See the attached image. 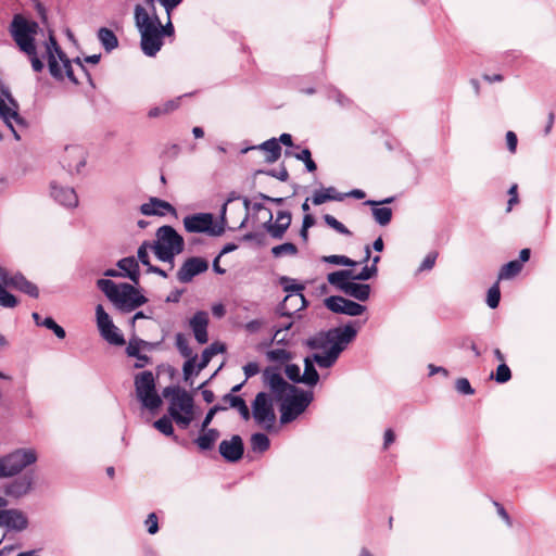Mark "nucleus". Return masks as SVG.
Here are the masks:
<instances>
[{
  "label": "nucleus",
  "instance_id": "1",
  "mask_svg": "<svg viewBox=\"0 0 556 556\" xmlns=\"http://www.w3.org/2000/svg\"><path fill=\"white\" fill-rule=\"evenodd\" d=\"M361 324L352 321L343 327H336L328 331L320 332L309 339L308 345L316 350L313 357L304 361L302 382L307 386H315L319 376L315 369V363L320 368H330L336 364L340 354L349 346L357 336Z\"/></svg>",
  "mask_w": 556,
  "mask_h": 556
},
{
  "label": "nucleus",
  "instance_id": "2",
  "mask_svg": "<svg viewBox=\"0 0 556 556\" xmlns=\"http://www.w3.org/2000/svg\"><path fill=\"white\" fill-rule=\"evenodd\" d=\"M264 382L270 389L280 405V421L288 424L300 416L313 401V392L301 390L288 383L277 369L267 368Z\"/></svg>",
  "mask_w": 556,
  "mask_h": 556
},
{
  "label": "nucleus",
  "instance_id": "3",
  "mask_svg": "<svg viewBox=\"0 0 556 556\" xmlns=\"http://www.w3.org/2000/svg\"><path fill=\"white\" fill-rule=\"evenodd\" d=\"M9 30L20 51L28 56L33 70L35 72H41L43 70V63L38 56L35 43L36 36L39 31L38 23L17 14L13 17Z\"/></svg>",
  "mask_w": 556,
  "mask_h": 556
},
{
  "label": "nucleus",
  "instance_id": "4",
  "mask_svg": "<svg viewBox=\"0 0 556 556\" xmlns=\"http://www.w3.org/2000/svg\"><path fill=\"white\" fill-rule=\"evenodd\" d=\"M46 56L48 60L49 71L51 76L55 79L63 80L67 78L73 84L77 85V72L87 75V72L79 59L75 61L76 68L67 59L65 53L61 50L52 33L49 34V39L45 42Z\"/></svg>",
  "mask_w": 556,
  "mask_h": 556
},
{
  "label": "nucleus",
  "instance_id": "5",
  "mask_svg": "<svg viewBox=\"0 0 556 556\" xmlns=\"http://www.w3.org/2000/svg\"><path fill=\"white\" fill-rule=\"evenodd\" d=\"M135 24L140 34V47L147 56H154L163 46L159 31V16L150 14L142 5L135 7Z\"/></svg>",
  "mask_w": 556,
  "mask_h": 556
},
{
  "label": "nucleus",
  "instance_id": "6",
  "mask_svg": "<svg viewBox=\"0 0 556 556\" xmlns=\"http://www.w3.org/2000/svg\"><path fill=\"white\" fill-rule=\"evenodd\" d=\"M97 286L122 311L130 312L146 302V298L129 283L117 285L109 279H99Z\"/></svg>",
  "mask_w": 556,
  "mask_h": 556
},
{
  "label": "nucleus",
  "instance_id": "7",
  "mask_svg": "<svg viewBox=\"0 0 556 556\" xmlns=\"http://www.w3.org/2000/svg\"><path fill=\"white\" fill-rule=\"evenodd\" d=\"M163 396L169 401L168 412L172 418L180 428H188L193 419L192 396L178 387L165 388Z\"/></svg>",
  "mask_w": 556,
  "mask_h": 556
},
{
  "label": "nucleus",
  "instance_id": "8",
  "mask_svg": "<svg viewBox=\"0 0 556 556\" xmlns=\"http://www.w3.org/2000/svg\"><path fill=\"white\" fill-rule=\"evenodd\" d=\"M151 247L155 256L169 263L172 269L175 256L184 250V239L172 226H162L157 229L156 240Z\"/></svg>",
  "mask_w": 556,
  "mask_h": 556
},
{
  "label": "nucleus",
  "instance_id": "9",
  "mask_svg": "<svg viewBox=\"0 0 556 556\" xmlns=\"http://www.w3.org/2000/svg\"><path fill=\"white\" fill-rule=\"evenodd\" d=\"M5 288L20 290L33 298H37L39 294L37 286L26 280L24 276L10 273L0 266V306L12 308L17 304V300Z\"/></svg>",
  "mask_w": 556,
  "mask_h": 556
},
{
  "label": "nucleus",
  "instance_id": "10",
  "mask_svg": "<svg viewBox=\"0 0 556 556\" xmlns=\"http://www.w3.org/2000/svg\"><path fill=\"white\" fill-rule=\"evenodd\" d=\"M235 198H229L227 203L222 208L220 224L215 223L214 216L211 213H197L188 215L184 218V227L188 232L192 233H206L212 237H218L225 231L226 211L227 205L231 203Z\"/></svg>",
  "mask_w": 556,
  "mask_h": 556
},
{
  "label": "nucleus",
  "instance_id": "11",
  "mask_svg": "<svg viewBox=\"0 0 556 556\" xmlns=\"http://www.w3.org/2000/svg\"><path fill=\"white\" fill-rule=\"evenodd\" d=\"M37 453L34 448H18L0 458V477H11L20 473L29 465L36 463Z\"/></svg>",
  "mask_w": 556,
  "mask_h": 556
},
{
  "label": "nucleus",
  "instance_id": "12",
  "mask_svg": "<svg viewBox=\"0 0 556 556\" xmlns=\"http://www.w3.org/2000/svg\"><path fill=\"white\" fill-rule=\"evenodd\" d=\"M136 394L142 406L148 409H156L162 400L155 391V379L151 371H142L135 377Z\"/></svg>",
  "mask_w": 556,
  "mask_h": 556
},
{
  "label": "nucleus",
  "instance_id": "13",
  "mask_svg": "<svg viewBox=\"0 0 556 556\" xmlns=\"http://www.w3.org/2000/svg\"><path fill=\"white\" fill-rule=\"evenodd\" d=\"M253 418L255 421L266 430L274 427L276 421V414L273 406L270 396L265 392H260L252 405Z\"/></svg>",
  "mask_w": 556,
  "mask_h": 556
},
{
  "label": "nucleus",
  "instance_id": "14",
  "mask_svg": "<svg viewBox=\"0 0 556 556\" xmlns=\"http://www.w3.org/2000/svg\"><path fill=\"white\" fill-rule=\"evenodd\" d=\"M96 317L98 329L104 340L114 345H123L125 343L123 334L113 324L111 317L101 304L96 307Z\"/></svg>",
  "mask_w": 556,
  "mask_h": 556
},
{
  "label": "nucleus",
  "instance_id": "15",
  "mask_svg": "<svg viewBox=\"0 0 556 556\" xmlns=\"http://www.w3.org/2000/svg\"><path fill=\"white\" fill-rule=\"evenodd\" d=\"M0 117L5 125L11 129L16 140L21 139L15 125L25 127L26 123L18 114V105L11 97L0 98Z\"/></svg>",
  "mask_w": 556,
  "mask_h": 556
},
{
  "label": "nucleus",
  "instance_id": "16",
  "mask_svg": "<svg viewBox=\"0 0 556 556\" xmlns=\"http://www.w3.org/2000/svg\"><path fill=\"white\" fill-rule=\"evenodd\" d=\"M326 307L337 314L359 316L366 311V306L342 296L332 295L325 300Z\"/></svg>",
  "mask_w": 556,
  "mask_h": 556
},
{
  "label": "nucleus",
  "instance_id": "17",
  "mask_svg": "<svg viewBox=\"0 0 556 556\" xmlns=\"http://www.w3.org/2000/svg\"><path fill=\"white\" fill-rule=\"evenodd\" d=\"M50 195L64 207L74 208L78 205V197L75 190L68 186H63L56 180L50 182Z\"/></svg>",
  "mask_w": 556,
  "mask_h": 556
},
{
  "label": "nucleus",
  "instance_id": "18",
  "mask_svg": "<svg viewBox=\"0 0 556 556\" xmlns=\"http://www.w3.org/2000/svg\"><path fill=\"white\" fill-rule=\"evenodd\" d=\"M86 150L78 144L67 146L64 151L63 163L71 173H79L86 165Z\"/></svg>",
  "mask_w": 556,
  "mask_h": 556
},
{
  "label": "nucleus",
  "instance_id": "19",
  "mask_svg": "<svg viewBox=\"0 0 556 556\" xmlns=\"http://www.w3.org/2000/svg\"><path fill=\"white\" fill-rule=\"evenodd\" d=\"M208 263L202 257L188 258L177 273V278L180 282H190L194 276L206 271Z\"/></svg>",
  "mask_w": 556,
  "mask_h": 556
},
{
  "label": "nucleus",
  "instance_id": "20",
  "mask_svg": "<svg viewBox=\"0 0 556 556\" xmlns=\"http://www.w3.org/2000/svg\"><path fill=\"white\" fill-rule=\"evenodd\" d=\"M271 220L273 215L269 212V219L264 224L266 231L274 239H282L291 224V213L288 211H279L277 213L275 223H273Z\"/></svg>",
  "mask_w": 556,
  "mask_h": 556
},
{
  "label": "nucleus",
  "instance_id": "21",
  "mask_svg": "<svg viewBox=\"0 0 556 556\" xmlns=\"http://www.w3.org/2000/svg\"><path fill=\"white\" fill-rule=\"evenodd\" d=\"M208 313L205 311L197 312L189 320V327L198 343L205 344L208 341L207 326Z\"/></svg>",
  "mask_w": 556,
  "mask_h": 556
},
{
  "label": "nucleus",
  "instance_id": "22",
  "mask_svg": "<svg viewBox=\"0 0 556 556\" xmlns=\"http://www.w3.org/2000/svg\"><path fill=\"white\" fill-rule=\"evenodd\" d=\"M28 520L24 513L17 509L0 510V526L11 530L22 531L27 528Z\"/></svg>",
  "mask_w": 556,
  "mask_h": 556
},
{
  "label": "nucleus",
  "instance_id": "23",
  "mask_svg": "<svg viewBox=\"0 0 556 556\" xmlns=\"http://www.w3.org/2000/svg\"><path fill=\"white\" fill-rule=\"evenodd\" d=\"M220 455L228 462H237L243 455V442L239 435L231 437L230 440H223L219 444Z\"/></svg>",
  "mask_w": 556,
  "mask_h": 556
},
{
  "label": "nucleus",
  "instance_id": "24",
  "mask_svg": "<svg viewBox=\"0 0 556 556\" xmlns=\"http://www.w3.org/2000/svg\"><path fill=\"white\" fill-rule=\"evenodd\" d=\"M140 212L147 216H164L167 213L176 215V208L170 203L157 198H151L149 202L143 203L140 206Z\"/></svg>",
  "mask_w": 556,
  "mask_h": 556
},
{
  "label": "nucleus",
  "instance_id": "25",
  "mask_svg": "<svg viewBox=\"0 0 556 556\" xmlns=\"http://www.w3.org/2000/svg\"><path fill=\"white\" fill-rule=\"evenodd\" d=\"M394 198H387L382 201L368 200L366 205L372 206V216L380 226H387L392 218V210L390 207H378V205L393 202Z\"/></svg>",
  "mask_w": 556,
  "mask_h": 556
},
{
  "label": "nucleus",
  "instance_id": "26",
  "mask_svg": "<svg viewBox=\"0 0 556 556\" xmlns=\"http://www.w3.org/2000/svg\"><path fill=\"white\" fill-rule=\"evenodd\" d=\"M33 486V478L30 476H23L14 481H12L7 486V494L14 496V497H21L25 494H27Z\"/></svg>",
  "mask_w": 556,
  "mask_h": 556
},
{
  "label": "nucleus",
  "instance_id": "27",
  "mask_svg": "<svg viewBox=\"0 0 556 556\" xmlns=\"http://www.w3.org/2000/svg\"><path fill=\"white\" fill-rule=\"evenodd\" d=\"M344 194L337 191L334 187H328L320 190H316L313 193L312 202L314 205H321L328 201H342Z\"/></svg>",
  "mask_w": 556,
  "mask_h": 556
},
{
  "label": "nucleus",
  "instance_id": "28",
  "mask_svg": "<svg viewBox=\"0 0 556 556\" xmlns=\"http://www.w3.org/2000/svg\"><path fill=\"white\" fill-rule=\"evenodd\" d=\"M146 345H147V342H144L143 340L134 339V340L129 341V343L126 348L127 355L130 357L137 358V362L135 364L136 368L144 367L149 361L147 355L140 354V350L142 349V346H146Z\"/></svg>",
  "mask_w": 556,
  "mask_h": 556
},
{
  "label": "nucleus",
  "instance_id": "29",
  "mask_svg": "<svg viewBox=\"0 0 556 556\" xmlns=\"http://www.w3.org/2000/svg\"><path fill=\"white\" fill-rule=\"evenodd\" d=\"M117 266L125 273L124 276L128 277L134 283L137 285L139 282V266L134 256L122 258L118 261Z\"/></svg>",
  "mask_w": 556,
  "mask_h": 556
},
{
  "label": "nucleus",
  "instance_id": "30",
  "mask_svg": "<svg viewBox=\"0 0 556 556\" xmlns=\"http://www.w3.org/2000/svg\"><path fill=\"white\" fill-rule=\"evenodd\" d=\"M353 277L354 273L352 270L343 269L328 274L327 280L331 286L344 292L345 286L353 280Z\"/></svg>",
  "mask_w": 556,
  "mask_h": 556
},
{
  "label": "nucleus",
  "instance_id": "31",
  "mask_svg": "<svg viewBox=\"0 0 556 556\" xmlns=\"http://www.w3.org/2000/svg\"><path fill=\"white\" fill-rule=\"evenodd\" d=\"M343 293L364 302L367 301L370 295V286L366 283H357L355 280H351V282L345 286Z\"/></svg>",
  "mask_w": 556,
  "mask_h": 556
},
{
  "label": "nucleus",
  "instance_id": "32",
  "mask_svg": "<svg viewBox=\"0 0 556 556\" xmlns=\"http://www.w3.org/2000/svg\"><path fill=\"white\" fill-rule=\"evenodd\" d=\"M180 97L167 100L164 103L153 106L148 111L149 118H157L176 111L180 106Z\"/></svg>",
  "mask_w": 556,
  "mask_h": 556
},
{
  "label": "nucleus",
  "instance_id": "33",
  "mask_svg": "<svg viewBox=\"0 0 556 556\" xmlns=\"http://www.w3.org/2000/svg\"><path fill=\"white\" fill-rule=\"evenodd\" d=\"M223 403H224L223 406H226V408L228 406L236 408L244 420H248L250 418L249 407L242 397H240L238 395L226 394L223 397Z\"/></svg>",
  "mask_w": 556,
  "mask_h": 556
},
{
  "label": "nucleus",
  "instance_id": "34",
  "mask_svg": "<svg viewBox=\"0 0 556 556\" xmlns=\"http://www.w3.org/2000/svg\"><path fill=\"white\" fill-rule=\"evenodd\" d=\"M218 438L219 432L216 429L206 428L205 430H201V434L195 440V443L199 448L205 451L212 448Z\"/></svg>",
  "mask_w": 556,
  "mask_h": 556
},
{
  "label": "nucleus",
  "instance_id": "35",
  "mask_svg": "<svg viewBox=\"0 0 556 556\" xmlns=\"http://www.w3.org/2000/svg\"><path fill=\"white\" fill-rule=\"evenodd\" d=\"M257 148L266 152V161L268 163H274L280 157L281 148L275 138L263 142Z\"/></svg>",
  "mask_w": 556,
  "mask_h": 556
},
{
  "label": "nucleus",
  "instance_id": "36",
  "mask_svg": "<svg viewBox=\"0 0 556 556\" xmlns=\"http://www.w3.org/2000/svg\"><path fill=\"white\" fill-rule=\"evenodd\" d=\"M98 39L108 52L114 50L118 46V40L115 34L105 27L98 30Z\"/></svg>",
  "mask_w": 556,
  "mask_h": 556
},
{
  "label": "nucleus",
  "instance_id": "37",
  "mask_svg": "<svg viewBox=\"0 0 556 556\" xmlns=\"http://www.w3.org/2000/svg\"><path fill=\"white\" fill-rule=\"evenodd\" d=\"M303 290V287L302 286H298L295 288V292L293 293H289L285 301H283V305L287 307V306H291L293 307L295 311L296 309H301L303 307H305L306 305V301H305V298L304 295L302 294V291Z\"/></svg>",
  "mask_w": 556,
  "mask_h": 556
},
{
  "label": "nucleus",
  "instance_id": "38",
  "mask_svg": "<svg viewBox=\"0 0 556 556\" xmlns=\"http://www.w3.org/2000/svg\"><path fill=\"white\" fill-rule=\"evenodd\" d=\"M522 269V264L519 261H510L505 264L498 275V279L508 280L517 276Z\"/></svg>",
  "mask_w": 556,
  "mask_h": 556
},
{
  "label": "nucleus",
  "instance_id": "39",
  "mask_svg": "<svg viewBox=\"0 0 556 556\" xmlns=\"http://www.w3.org/2000/svg\"><path fill=\"white\" fill-rule=\"evenodd\" d=\"M251 447L254 452H265L269 447V439L264 433H254L251 437Z\"/></svg>",
  "mask_w": 556,
  "mask_h": 556
},
{
  "label": "nucleus",
  "instance_id": "40",
  "mask_svg": "<svg viewBox=\"0 0 556 556\" xmlns=\"http://www.w3.org/2000/svg\"><path fill=\"white\" fill-rule=\"evenodd\" d=\"M296 253L298 248L291 242H286L271 248V254L274 257H282L286 255L294 256Z\"/></svg>",
  "mask_w": 556,
  "mask_h": 556
},
{
  "label": "nucleus",
  "instance_id": "41",
  "mask_svg": "<svg viewBox=\"0 0 556 556\" xmlns=\"http://www.w3.org/2000/svg\"><path fill=\"white\" fill-rule=\"evenodd\" d=\"M323 262L339 266H355L357 263L345 255H327L323 256Z\"/></svg>",
  "mask_w": 556,
  "mask_h": 556
},
{
  "label": "nucleus",
  "instance_id": "42",
  "mask_svg": "<svg viewBox=\"0 0 556 556\" xmlns=\"http://www.w3.org/2000/svg\"><path fill=\"white\" fill-rule=\"evenodd\" d=\"M154 428L157 429L161 433L169 437L174 434V428L172 425L170 418L164 416L153 424Z\"/></svg>",
  "mask_w": 556,
  "mask_h": 556
},
{
  "label": "nucleus",
  "instance_id": "43",
  "mask_svg": "<svg viewBox=\"0 0 556 556\" xmlns=\"http://www.w3.org/2000/svg\"><path fill=\"white\" fill-rule=\"evenodd\" d=\"M324 220L329 227L334 229L337 232H339L341 235H345V236L351 235V231L332 215L326 214L324 216Z\"/></svg>",
  "mask_w": 556,
  "mask_h": 556
},
{
  "label": "nucleus",
  "instance_id": "44",
  "mask_svg": "<svg viewBox=\"0 0 556 556\" xmlns=\"http://www.w3.org/2000/svg\"><path fill=\"white\" fill-rule=\"evenodd\" d=\"M176 348L184 357H190L192 350L189 346L187 338L182 333H177L175 337Z\"/></svg>",
  "mask_w": 556,
  "mask_h": 556
},
{
  "label": "nucleus",
  "instance_id": "45",
  "mask_svg": "<svg viewBox=\"0 0 556 556\" xmlns=\"http://www.w3.org/2000/svg\"><path fill=\"white\" fill-rule=\"evenodd\" d=\"M270 362L285 363L290 358V353L286 349H275L266 353Z\"/></svg>",
  "mask_w": 556,
  "mask_h": 556
},
{
  "label": "nucleus",
  "instance_id": "46",
  "mask_svg": "<svg viewBox=\"0 0 556 556\" xmlns=\"http://www.w3.org/2000/svg\"><path fill=\"white\" fill-rule=\"evenodd\" d=\"M501 291L497 283L492 286L488 291L486 303L491 308H496L500 304Z\"/></svg>",
  "mask_w": 556,
  "mask_h": 556
},
{
  "label": "nucleus",
  "instance_id": "47",
  "mask_svg": "<svg viewBox=\"0 0 556 556\" xmlns=\"http://www.w3.org/2000/svg\"><path fill=\"white\" fill-rule=\"evenodd\" d=\"M298 160L304 162L305 167L308 172H315L317 166L316 163L312 160L311 151L308 149H303L301 152L294 155Z\"/></svg>",
  "mask_w": 556,
  "mask_h": 556
},
{
  "label": "nucleus",
  "instance_id": "48",
  "mask_svg": "<svg viewBox=\"0 0 556 556\" xmlns=\"http://www.w3.org/2000/svg\"><path fill=\"white\" fill-rule=\"evenodd\" d=\"M494 378L498 383H505L510 380L511 371L509 367L505 363L500 364L496 368Z\"/></svg>",
  "mask_w": 556,
  "mask_h": 556
},
{
  "label": "nucleus",
  "instance_id": "49",
  "mask_svg": "<svg viewBox=\"0 0 556 556\" xmlns=\"http://www.w3.org/2000/svg\"><path fill=\"white\" fill-rule=\"evenodd\" d=\"M188 361L184 364V368H182V371H184V378L185 380H189V378L193 375V374H198V364L195 363L197 362V356H190V357H187Z\"/></svg>",
  "mask_w": 556,
  "mask_h": 556
},
{
  "label": "nucleus",
  "instance_id": "50",
  "mask_svg": "<svg viewBox=\"0 0 556 556\" xmlns=\"http://www.w3.org/2000/svg\"><path fill=\"white\" fill-rule=\"evenodd\" d=\"M378 273V268L376 265H371V266H365L361 273L358 274H354V277H353V280H361V281H366V280H369L370 278L375 277Z\"/></svg>",
  "mask_w": 556,
  "mask_h": 556
},
{
  "label": "nucleus",
  "instance_id": "51",
  "mask_svg": "<svg viewBox=\"0 0 556 556\" xmlns=\"http://www.w3.org/2000/svg\"><path fill=\"white\" fill-rule=\"evenodd\" d=\"M152 243L150 242H143L139 249H138V260L146 266L149 267L150 264V258H149V251H152L153 252V249H152Z\"/></svg>",
  "mask_w": 556,
  "mask_h": 556
},
{
  "label": "nucleus",
  "instance_id": "52",
  "mask_svg": "<svg viewBox=\"0 0 556 556\" xmlns=\"http://www.w3.org/2000/svg\"><path fill=\"white\" fill-rule=\"evenodd\" d=\"M438 257L437 252H430L426 255L424 261L421 262L420 266L418 267V273L425 271V270H431L435 264Z\"/></svg>",
  "mask_w": 556,
  "mask_h": 556
},
{
  "label": "nucleus",
  "instance_id": "53",
  "mask_svg": "<svg viewBox=\"0 0 556 556\" xmlns=\"http://www.w3.org/2000/svg\"><path fill=\"white\" fill-rule=\"evenodd\" d=\"M287 377L294 382H302L301 369L298 365L290 364L286 366Z\"/></svg>",
  "mask_w": 556,
  "mask_h": 556
},
{
  "label": "nucleus",
  "instance_id": "54",
  "mask_svg": "<svg viewBox=\"0 0 556 556\" xmlns=\"http://www.w3.org/2000/svg\"><path fill=\"white\" fill-rule=\"evenodd\" d=\"M455 387H456V390L462 394L471 395L475 393V390L471 388L468 379H466V378L457 379Z\"/></svg>",
  "mask_w": 556,
  "mask_h": 556
},
{
  "label": "nucleus",
  "instance_id": "55",
  "mask_svg": "<svg viewBox=\"0 0 556 556\" xmlns=\"http://www.w3.org/2000/svg\"><path fill=\"white\" fill-rule=\"evenodd\" d=\"M147 531L150 534H155L159 531V520L155 513L148 515L146 521Z\"/></svg>",
  "mask_w": 556,
  "mask_h": 556
},
{
  "label": "nucleus",
  "instance_id": "56",
  "mask_svg": "<svg viewBox=\"0 0 556 556\" xmlns=\"http://www.w3.org/2000/svg\"><path fill=\"white\" fill-rule=\"evenodd\" d=\"M226 409V406H222V405H215L213 406L206 414V416L204 417L203 421H202V425H201V430H205L206 428H208V425L212 422L215 414L219 410H225Z\"/></svg>",
  "mask_w": 556,
  "mask_h": 556
},
{
  "label": "nucleus",
  "instance_id": "57",
  "mask_svg": "<svg viewBox=\"0 0 556 556\" xmlns=\"http://www.w3.org/2000/svg\"><path fill=\"white\" fill-rule=\"evenodd\" d=\"M238 212L240 214H242V219L233 220V224H238V227L242 228L244 226L245 222L248 220V216H249V201L247 199H244L242 207L238 206Z\"/></svg>",
  "mask_w": 556,
  "mask_h": 556
},
{
  "label": "nucleus",
  "instance_id": "58",
  "mask_svg": "<svg viewBox=\"0 0 556 556\" xmlns=\"http://www.w3.org/2000/svg\"><path fill=\"white\" fill-rule=\"evenodd\" d=\"M160 4L165 9L167 16L169 17L172 12L184 1V0H157Z\"/></svg>",
  "mask_w": 556,
  "mask_h": 556
},
{
  "label": "nucleus",
  "instance_id": "59",
  "mask_svg": "<svg viewBox=\"0 0 556 556\" xmlns=\"http://www.w3.org/2000/svg\"><path fill=\"white\" fill-rule=\"evenodd\" d=\"M159 31L161 34V36H173L174 35V26H173V23L170 21V16L168 17L167 16V22L165 25H162L161 24V21L159 20Z\"/></svg>",
  "mask_w": 556,
  "mask_h": 556
},
{
  "label": "nucleus",
  "instance_id": "60",
  "mask_svg": "<svg viewBox=\"0 0 556 556\" xmlns=\"http://www.w3.org/2000/svg\"><path fill=\"white\" fill-rule=\"evenodd\" d=\"M506 143L510 153H515L517 150L518 139L514 131L506 132Z\"/></svg>",
  "mask_w": 556,
  "mask_h": 556
},
{
  "label": "nucleus",
  "instance_id": "61",
  "mask_svg": "<svg viewBox=\"0 0 556 556\" xmlns=\"http://www.w3.org/2000/svg\"><path fill=\"white\" fill-rule=\"evenodd\" d=\"M243 371H244L245 378L249 379L260 372V366L257 363L251 362V363H248L243 367Z\"/></svg>",
  "mask_w": 556,
  "mask_h": 556
},
{
  "label": "nucleus",
  "instance_id": "62",
  "mask_svg": "<svg viewBox=\"0 0 556 556\" xmlns=\"http://www.w3.org/2000/svg\"><path fill=\"white\" fill-rule=\"evenodd\" d=\"M508 194H509V200H508V205H507V212H510L511 208H513V205L517 204L519 199H518V193H517V185H513L509 190H508Z\"/></svg>",
  "mask_w": 556,
  "mask_h": 556
},
{
  "label": "nucleus",
  "instance_id": "63",
  "mask_svg": "<svg viewBox=\"0 0 556 556\" xmlns=\"http://www.w3.org/2000/svg\"><path fill=\"white\" fill-rule=\"evenodd\" d=\"M263 325H264V323L262 319H253V320L247 323L244 328L247 331H249L251 333H255L262 328Z\"/></svg>",
  "mask_w": 556,
  "mask_h": 556
},
{
  "label": "nucleus",
  "instance_id": "64",
  "mask_svg": "<svg viewBox=\"0 0 556 556\" xmlns=\"http://www.w3.org/2000/svg\"><path fill=\"white\" fill-rule=\"evenodd\" d=\"M273 341L278 344L288 342V332H283V329H276L273 336Z\"/></svg>",
  "mask_w": 556,
  "mask_h": 556
}]
</instances>
